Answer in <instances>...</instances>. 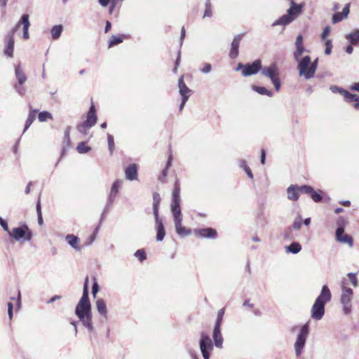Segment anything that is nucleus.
Segmentation results:
<instances>
[{"mask_svg":"<svg viewBox=\"0 0 359 359\" xmlns=\"http://www.w3.org/2000/svg\"><path fill=\"white\" fill-rule=\"evenodd\" d=\"M332 299V294L327 285H323L320 294L316 299L311 308V318L319 320L323 318L325 314V304Z\"/></svg>","mask_w":359,"mask_h":359,"instance_id":"1","label":"nucleus"},{"mask_svg":"<svg viewBox=\"0 0 359 359\" xmlns=\"http://www.w3.org/2000/svg\"><path fill=\"white\" fill-rule=\"evenodd\" d=\"M304 4H296L293 0L290 1V6L287 10V13L280 17L278 20L272 23V27L278 25L286 26L292 22L297 17H299L304 8Z\"/></svg>","mask_w":359,"mask_h":359,"instance_id":"2","label":"nucleus"},{"mask_svg":"<svg viewBox=\"0 0 359 359\" xmlns=\"http://www.w3.org/2000/svg\"><path fill=\"white\" fill-rule=\"evenodd\" d=\"M318 58L315 59L311 62V57L309 55L304 56L299 65L297 68L299 71V75L303 76L305 79L309 80L313 78L315 75L318 67Z\"/></svg>","mask_w":359,"mask_h":359,"instance_id":"3","label":"nucleus"},{"mask_svg":"<svg viewBox=\"0 0 359 359\" xmlns=\"http://www.w3.org/2000/svg\"><path fill=\"white\" fill-rule=\"evenodd\" d=\"M171 212L173 215L177 233L180 236L190 235L191 233V229H187L182 225V215L180 209V203H171Z\"/></svg>","mask_w":359,"mask_h":359,"instance_id":"4","label":"nucleus"},{"mask_svg":"<svg viewBox=\"0 0 359 359\" xmlns=\"http://www.w3.org/2000/svg\"><path fill=\"white\" fill-rule=\"evenodd\" d=\"M8 236L15 241L23 243L26 241H30L32 239L33 234L29 226L25 223H22L19 226L10 231Z\"/></svg>","mask_w":359,"mask_h":359,"instance_id":"5","label":"nucleus"},{"mask_svg":"<svg viewBox=\"0 0 359 359\" xmlns=\"http://www.w3.org/2000/svg\"><path fill=\"white\" fill-rule=\"evenodd\" d=\"M262 74L269 78L276 91H279L280 88V80L279 76V69L276 63H272L268 67L262 69Z\"/></svg>","mask_w":359,"mask_h":359,"instance_id":"6","label":"nucleus"},{"mask_svg":"<svg viewBox=\"0 0 359 359\" xmlns=\"http://www.w3.org/2000/svg\"><path fill=\"white\" fill-rule=\"evenodd\" d=\"M309 334V325L308 323H306L300 327L299 332L294 344V352L297 357L303 353Z\"/></svg>","mask_w":359,"mask_h":359,"instance_id":"7","label":"nucleus"},{"mask_svg":"<svg viewBox=\"0 0 359 359\" xmlns=\"http://www.w3.org/2000/svg\"><path fill=\"white\" fill-rule=\"evenodd\" d=\"M342 292L340 297V303L343 307V312L345 315H348L352 311L351 300L353 296V290L349 287H346L344 285L342 286Z\"/></svg>","mask_w":359,"mask_h":359,"instance_id":"8","label":"nucleus"},{"mask_svg":"<svg viewBox=\"0 0 359 359\" xmlns=\"http://www.w3.org/2000/svg\"><path fill=\"white\" fill-rule=\"evenodd\" d=\"M199 346L204 359L210 358V353L213 349V344L210 337L205 334H201Z\"/></svg>","mask_w":359,"mask_h":359,"instance_id":"9","label":"nucleus"},{"mask_svg":"<svg viewBox=\"0 0 359 359\" xmlns=\"http://www.w3.org/2000/svg\"><path fill=\"white\" fill-rule=\"evenodd\" d=\"M75 313L79 318L91 314V306L89 298L81 297L76 306Z\"/></svg>","mask_w":359,"mask_h":359,"instance_id":"10","label":"nucleus"},{"mask_svg":"<svg viewBox=\"0 0 359 359\" xmlns=\"http://www.w3.org/2000/svg\"><path fill=\"white\" fill-rule=\"evenodd\" d=\"M15 33V29H11L6 35L4 39L5 48L4 50V55L8 57H13L14 50V34Z\"/></svg>","mask_w":359,"mask_h":359,"instance_id":"11","label":"nucleus"},{"mask_svg":"<svg viewBox=\"0 0 359 359\" xmlns=\"http://www.w3.org/2000/svg\"><path fill=\"white\" fill-rule=\"evenodd\" d=\"M15 75L18 81V84H15L14 88L20 95H23L25 93V89L21 86L26 82L27 76L22 71L20 65L15 66Z\"/></svg>","mask_w":359,"mask_h":359,"instance_id":"12","label":"nucleus"},{"mask_svg":"<svg viewBox=\"0 0 359 359\" xmlns=\"http://www.w3.org/2000/svg\"><path fill=\"white\" fill-rule=\"evenodd\" d=\"M262 62L260 60H256L252 63L245 64V68L242 71V74L243 76H249L252 75L256 74L259 71L262 72Z\"/></svg>","mask_w":359,"mask_h":359,"instance_id":"13","label":"nucleus"},{"mask_svg":"<svg viewBox=\"0 0 359 359\" xmlns=\"http://www.w3.org/2000/svg\"><path fill=\"white\" fill-rule=\"evenodd\" d=\"M303 36L302 34H299L297 38L296 41L294 42V46L296 47V50L293 53V57L294 60L297 62V65H299V62H301L302 60V54L306 51L304 46L303 43Z\"/></svg>","mask_w":359,"mask_h":359,"instance_id":"14","label":"nucleus"},{"mask_svg":"<svg viewBox=\"0 0 359 359\" xmlns=\"http://www.w3.org/2000/svg\"><path fill=\"white\" fill-rule=\"evenodd\" d=\"M21 25L23 26V39L27 40L29 38V28L30 26L28 14H23L20 20L12 29H15L16 32Z\"/></svg>","mask_w":359,"mask_h":359,"instance_id":"15","label":"nucleus"},{"mask_svg":"<svg viewBox=\"0 0 359 359\" xmlns=\"http://www.w3.org/2000/svg\"><path fill=\"white\" fill-rule=\"evenodd\" d=\"M336 239L337 241L346 243L350 247L353 245V240L351 236L344 233V229L343 226H338L336 230Z\"/></svg>","mask_w":359,"mask_h":359,"instance_id":"16","label":"nucleus"},{"mask_svg":"<svg viewBox=\"0 0 359 359\" xmlns=\"http://www.w3.org/2000/svg\"><path fill=\"white\" fill-rule=\"evenodd\" d=\"M243 34H238L235 36L233 38L231 44V49L229 51V57L231 59H235L238 55V48L240 42L242 40Z\"/></svg>","mask_w":359,"mask_h":359,"instance_id":"17","label":"nucleus"},{"mask_svg":"<svg viewBox=\"0 0 359 359\" xmlns=\"http://www.w3.org/2000/svg\"><path fill=\"white\" fill-rule=\"evenodd\" d=\"M179 93L182 98L185 97L189 99L192 94V90L189 89L184 82L183 76H180L178 80Z\"/></svg>","mask_w":359,"mask_h":359,"instance_id":"18","label":"nucleus"},{"mask_svg":"<svg viewBox=\"0 0 359 359\" xmlns=\"http://www.w3.org/2000/svg\"><path fill=\"white\" fill-rule=\"evenodd\" d=\"M123 182L120 180H116L114 183L112 184V186L111 187V190L109 194V205L110 204H113L114 199L118 193L119 189L121 188Z\"/></svg>","mask_w":359,"mask_h":359,"instance_id":"19","label":"nucleus"},{"mask_svg":"<svg viewBox=\"0 0 359 359\" xmlns=\"http://www.w3.org/2000/svg\"><path fill=\"white\" fill-rule=\"evenodd\" d=\"M350 4H347L343 8L342 12H337L332 15V22L334 24L341 22L343 19L346 18L350 12Z\"/></svg>","mask_w":359,"mask_h":359,"instance_id":"20","label":"nucleus"},{"mask_svg":"<svg viewBox=\"0 0 359 359\" xmlns=\"http://www.w3.org/2000/svg\"><path fill=\"white\" fill-rule=\"evenodd\" d=\"M196 234L201 238H215L217 236V231L212 228H205L196 230Z\"/></svg>","mask_w":359,"mask_h":359,"instance_id":"21","label":"nucleus"},{"mask_svg":"<svg viewBox=\"0 0 359 359\" xmlns=\"http://www.w3.org/2000/svg\"><path fill=\"white\" fill-rule=\"evenodd\" d=\"M299 186L292 184L287 189V198L290 201H297L299 197Z\"/></svg>","mask_w":359,"mask_h":359,"instance_id":"22","label":"nucleus"},{"mask_svg":"<svg viewBox=\"0 0 359 359\" xmlns=\"http://www.w3.org/2000/svg\"><path fill=\"white\" fill-rule=\"evenodd\" d=\"M65 240L67 242V243L76 251L81 250L82 247L79 244V238L77 236L73 234H67L65 236Z\"/></svg>","mask_w":359,"mask_h":359,"instance_id":"23","label":"nucleus"},{"mask_svg":"<svg viewBox=\"0 0 359 359\" xmlns=\"http://www.w3.org/2000/svg\"><path fill=\"white\" fill-rule=\"evenodd\" d=\"M126 178L128 180H135L137 177V167L135 163L129 165L126 170Z\"/></svg>","mask_w":359,"mask_h":359,"instance_id":"24","label":"nucleus"},{"mask_svg":"<svg viewBox=\"0 0 359 359\" xmlns=\"http://www.w3.org/2000/svg\"><path fill=\"white\" fill-rule=\"evenodd\" d=\"M84 122L87 123L90 128L95 125L97 122V115L95 108L93 104H92L90 107L87 114L86 120Z\"/></svg>","mask_w":359,"mask_h":359,"instance_id":"25","label":"nucleus"},{"mask_svg":"<svg viewBox=\"0 0 359 359\" xmlns=\"http://www.w3.org/2000/svg\"><path fill=\"white\" fill-rule=\"evenodd\" d=\"M212 337L215 346L221 348L223 344V337L222 336L221 328L219 327H214Z\"/></svg>","mask_w":359,"mask_h":359,"instance_id":"26","label":"nucleus"},{"mask_svg":"<svg viewBox=\"0 0 359 359\" xmlns=\"http://www.w3.org/2000/svg\"><path fill=\"white\" fill-rule=\"evenodd\" d=\"M346 39L353 46L359 45V29H354L345 35Z\"/></svg>","mask_w":359,"mask_h":359,"instance_id":"27","label":"nucleus"},{"mask_svg":"<svg viewBox=\"0 0 359 359\" xmlns=\"http://www.w3.org/2000/svg\"><path fill=\"white\" fill-rule=\"evenodd\" d=\"M96 309L98 313L102 316L105 319L107 318V310L105 302L102 299H98L95 304Z\"/></svg>","mask_w":359,"mask_h":359,"instance_id":"28","label":"nucleus"},{"mask_svg":"<svg viewBox=\"0 0 359 359\" xmlns=\"http://www.w3.org/2000/svg\"><path fill=\"white\" fill-rule=\"evenodd\" d=\"M156 224V241L158 242L162 241L164 239V237L165 236V230L163 225V222H159Z\"/></svg>","mask_w":359,"mask_h":359,"instance_id":"29","label":"nucleus"},{"mask_svg":"<svg viewBox=\"0 0 359 359\" xmlns=\"http://www.w3.org/2000/svg\"><path fill=\"white\" fill-rule=\"evenodd\" d=\"M180 188L177 180L175 183L174 189L172 194V203H180Z\"/></svg>","mask_w":359,"mask_h":359,"instance_id":"30","label":"nucleus"},{"mask_svg":"<svg viewBox=\"0 0 359 359\" xmlns=\"http://www.w3.org/2000/svg\"><path fill=\"white\" fill-rule=\"evenodd\" d=\"M172 154L170 153L169 156H168V161H167V163H166V166L165 168L162 170L161 172V175L159 176L158 177V180L161 182H165V178L168 175V168L171 166L172 165Z\"/></svg>","mask_w":359,"mask_h":359,"instance_id":"31","label":"nucleus"},{"mask_svg":"<svg viewBox=\"0 0 359 359\" xmlns=\"http://www.w3.org/2000/svg\"><path fill=\"white\" fill-rule=\"evenodd\" d=\"M302 250V245L297 242H293L290 245L285 247L287 252L292 254H297Z\"/></svg>","mask_w":359,"mask_h":359,"instance_id":"32","label":"nucleus"},{"mask_svg":"<svg viewBox=\"0 0 359 359\" xmlns=\"http://www.w3.org/2000/svg\"><path fill=\"white\" fill-rule=\"evenodd\" d=\"M37 111H38V110H36V109H31L30 110L28 117H27V119L25 123L23 133H25L29 128V126L32 125V123L34 122V121L35 120L36 114Z\"/></svg>","mask_w":359,"mask_h":359,"instance_id":"33","label":"nucleus"},{"mask_svg":"<svg viewBox=\"0 0 359 359\" xmlns=\"http://www.w3.org/2000/svg\"><path fill=\"white\" fill-rule=\"evenodd\" d=\"M82 322L83 325L90 331L93 330V326L92 323V316L91 314L83 316V318H79Z\"/></svg>","mask_w":359,"mask_h":359,"instance_id":"34","label":"nucleus"},{"mask_svg":"<svg viewBox=\"0 0 359 359\" xmlns=\"http://www.w3.org/2000/svg\"><path fill=\"white\" fill-rule=\"evenodd\" d=\"M62 29L63 27L61 25L53 26L50 30L52 39L54 40L57 39L60 36Z\"/></svg>","mask_w":359,"mask_h":359,"instance_id":"35","label":"nucleus"},{"mask_svg":"<svg viewBox=\"0 0 359 359\" xmlns=\"http://www.w3.org/2000/svg\"><path fill=\"white\" fill-rule=\"evenodd\" d=\"M252 89L260 95H267L269 97L273 96V93L271 90H267L265 87L252 86Z\"/></svg>","mask_w":359,"mask_h":359,"instance_id":"36","label":"nucleus"},{"mask_svg":"<svg viewBox=\"0 0 359 359\" xmlns=\"http://www.w3.org/2000/svg\"><path fill=\"white\" fill-rule=\"evenodd\" d=\"M123 36L112 35L110 40L109 41L108 47L111 48L117 44H119L123 42Z\"/></svg>","mask_w":359,"mask_h":359,"instance_id":"37","label":"nucleus"},{"mask_svg":"<svg viewBox=\"0 0 359 359\" xmlns=\"http://www.w3.org/2000/svg\"><path fill=\"white\" fill-rule=\"evenodd\" d=\"M76 149L79 154H86L91 150V147L86 145V142H81L78 144Z\"/></svg>","mask_w":359,"mask_h":359,"instance_id":"38","label":"nucleus"},{"mask_svg":"<svg viewBox=\"0 0 359 359\" xmlns=\"http://www.w3.org/2000/svg\"><path fill=\"white\" fill-rule=\"evenodd\" d=\"M344 97L347 102H359V96L355 94H351L348 90H346Z\"/></svg>","mask_w":359,"mask_h":359,"instance_id":"39","label":"nucleus"},{"mask_svg":"<svg viewBox=\"0 0 359 359\" xmlns=\"http://www.w3.org/2000/svg\"><path fill=\"white\" fill-rule=\"evenodd\" d=\"M38 118L40 122H44L48 119H53V116L50 112L43 111L39 114Z\"/></svg>","mask_w":359,"mask_h":359,"instance_id":"40","label":"nucleus"},{"mask_svg":"<svg viewBox=\"0 0 359 359\" xmlns=\"http://www.w3.org/2000/svg\"><path fill=\"white\" fill-rule=\"evenodd\" d=\"M212 16V7L211 3L205 4V11L203 18H211Z\"/></svg>","mask_w":359,"mask_h":359,"instance_id":"41","label":"nucleus"},{"mask_svg":"<svg viewBox=\"0 0 359 359\" xmlns=\"http://www.w3.org/2000/svg\"><path fill=\"white\" fill-rule=\"evenodd\" d=\"M224 315V309L222 308V309H219L218 313H217V320H216V322H215V327H221V325H222V320H223Z\"/></svg>","mask_w":359,"mask_h":359,"instance_id":"42","label":"nucleus"},{"mask_svg":"<svg viewBox=\"0 0 359 359\" xmlns=\"http://www.w3.org/2000/svg\"><path fill=\"white\" fill-rule=\"evenodd\" d=\"M302 225V217L300 215H299L293 222L292 226L290 227L292 229L299 230Z\"/></svg>","mask_w":359,"mask_h":359,"instance_id":"43","label":"nucleus"},{"mask_svg":"<svg viewBox=\"0 0 359 359\" xmlns=\"http://www.w3.org/2000/svg\"><path fill=\"white\" fill-rule=\"evenodd\" d=\"M90 128V127L84 121L79 123L76 127L77 130L83 135H86L88 130Z\"/></svg>","mask_w":359,"mask_h":359,"instance_id":"44","label":"nucleus"},{"mask_svg":"<svg viewBox=\"0 0 359 359\" xmlns=\"http://www.w3.org/2000/svg\"><path fill=\"white\" fill-rule=\"evenodd\" d=\"M330 90L333 93H339V94L342 95L343 96L344 95L345 93L346 92V90H345L341 87H339L337 86H334V85L330 86Z\"/></svg>","mask_w":359,"mask_h":359,"instance_id":"45","label":"nucleus"},{"mask_svg":"<svg viewBox=\"0 0 359 359\" xmlns=\"http://www.w3.org/2000/svg\"><path fill=\"white\" fill-rule=\"evenodd\" d=\"M299 189L300 193H304V194L311 195L313 190V188L309 185H302V186H299Z\"/></svg>","mask_w":359,"mask_h":359,"instance_id":"46","label":"nucleus"},{"mask_svg":"<svg viewBox=\"0 0 359 359\" xmlns=\"http://www.w3.org/2000/svg\"><path fill=\"white\" fill-rule=\"evenodd\" d=\"M107 142L109 152L112 154L114 149V142L113 136L109 133L107 134Z\"/></svg>","mask_w":359,"mask_h":359,"instance_id":"47","label":"nucleus"},{"mask_svg":"<svg viewBox=\"0 0 359 359\" xmlns=\"http://www.w3.org/2000/svg\"><path fill=\"white\" fill-rule=\"evenodd\" d=\"M135 256L138 258V259L140 261V262H143L144 260L146 259L147 258V255H146V253L144 252V250H137L135 253Z\"/></svg>","mask_w":359,"mask_h":359,"instance_id":"48","label":"nucleus"},{"mask_svg":"<svg viewBox=\"0 0 359 359\" xmlns=\"http://www.w3.org/2000/svg\"><path fill=\"white\" fill-rule=\"evenodd\" d=\"M310 196L311 197V198L313 199V201L316 202V203H319L322 201L323 199V197L321 196V194L318 192H316L314 189L313 190L311 194L310 195Z\"/></svg>","mask_w":359,"mask_h":359,"instance_id":"49","label":"nucleus"},{"mask_svg":"<svg viewBox=\"0 0 359 359\" xmlns=\"http://www.w3.org/2000/svg\"><path fill=\"white\" fill-rule=\"evenodd\" d=\"M161 202L160 195L155 192L153 194V207H159Z\"/></svg>","mask_w":359,"mask_h":359,"instance_id":"50","label":"nucleus"},{"mask_svg":"<svg viewBox=\"0 0 359 359\" xmlns=\"http://www.w3.org/2000/svg\"><path fill=\"white\" fill-rule=\"evenodd\" d=\"M325 53L328 55L331 53L332 48V40L327 39L325 41Z\"/></svg>","mask_w":359,"mask_h":359,"instance_id":"51","label":"nucleus"},{"mask_svg":"<svg viewBox=\"0 0 359 359\" xmlns=\"http://www.w3.org/2000/svg\"><path fill=\"white\" fill-rule=\"evenodd\" d=\"M159 207H153V214L155 218V224L162 222V219L159 217L158 215Z\"/></svg>","mask_w":359,"mask_h":359,"instance_id":"52","label":"nucleus"},{"mask_svg":"<svg viewBox=\"0 0 359 359\" xmlns=\"http://www.w3.org/2000/svg\"><path fill=\"white\" fill-rule=\"evenodd\" d=\"M88 284V277H86V280H85L84 285H83V294H82L81 297L89 298Z\"/></svg>","mask_w":359,"mask_h":359,"instance_id":"53","label":"nucleus"},{"mask_svg":"<svg viewBox=\"0 0 359 359\" xmlns=\"http://www.w3.org/2000/svg\"><path fill=\"white\" fill-rule=\"evenodd\" d=\"M0 225L3 228V229L7 232V233H10V229H9V227H8V225L6 222V221H5L1 216H0Z\"/></svg>","mask_w":359,"mask_h":359,"instance_id":"54","label":"nucleus"},{"mask_svg":"<svg viewBox=\"0 0 359 359\" xmlns=\"http://www.w3.org/2000/svg\"><path fill=\"white\" fill-rule=\"evenodd\" d=\"M348 277L349 278V280L351 283L354 285L356 286L358 285V279L356 278V276L353 273H348Z\"/></svg>","mask_w":359,"mask_h":359,"instance_id":"55","label":"nucleus"},{"mask_svg":"<svg viewBox=\"0 0 359 359\" xmlns=\"http://www.w3.org/2000/svg\"><path fill=\"white\" fill-rule=\"evenodd\" d=\"M212 70V66L209 63H205L203 67L201 69V72L203 74H208Z\"/></svg>","mask_w":359,"mask_h":359,"instance_id":"56","label":"nucleus"},{"mask_svg":"<svg viewBox=\"0 0 359 359\" xmlns=\"http://www.w3.org/2000/svg\"><path fill=\"white\" fill-rule=\"evenodd\" d=\"M64 144L65 146L63 147V149H62V154H64L66 151V147H70V144H71V140H70V137H64Z\"/></svg>","mask_w":359,"mask_h":359,"instance_id":"57","label":"nucleus"},{"mask_svg":"<svg viewBox=\"0 0 359 359\" xmlns=\"http://www.w3.org/2000/svg\"><path fill=\"white\" fill-rule=\"evenodd\" d=\"M111 205H112V204H110L109 205V199H108L107 202V204H106V205H105V207H104V208L103 210V212L102 213L101 220H102L104 219V215H107L109 212V209H110Z\"/></svg>","mask_w":359,"mask_h":359,"instance_id":"58","label":"nucleus"},{"mask_svg":"<svg viewBox=\"0 0 359 359\" xmlns=\"http://www.w3.org/2000/svg\"><path fill=\"white\" fill-rule=\"evenodd\" d=\"M330 32V27L329 26H327L324 28L323 33L321 34L322 39H325L327 35L329 34Z\"/></svg>","mask_w":359,"mask_h":359,"instance_id":"59","label":"nucleus"},{"mask_svg":"<svg viewBox=\"0 0 359 359\" xmlns=\"http://www.w3.org/2000/svg\"><path fill=\"white\" fill-rule=\"evenodd\" d=\"M291 231H292L291 228H289L287 231H285L283 233V238L287 239V240H291L292 238V237L290 235Z\"/></svg>","mask_w":359,"mask_h":359,"instance_id":"60","label":"nucleus"},{"mask_svg":"<svg viewBox=\"0 0 359 359\" xmlns=\"http://www.w3.org/2000/svg\"><path fill=\"white\" fill-rule=\"evenodd\" d=\"M13 304L11 302L8 303V315L10 320L13 318Z\"/></svg>","mask_w":359,"mask_h":359,"instance_id":"61","label":"nucleus"},{"mask_svg":"<svg viewBox=\"0 0 359 359\" xmlns=\"http://www.w3.org/2000/svg\"><path fill=\"white\" fill-rule=\"evenodd\" d=\"M239 166L240 168H243L244 171L249 168L247 165V162L243 159L239 161Z\"/></svg>","mask_w":359,"mask_h":359,"instance_id":"62","label":"nucleus"},{"mask_svg":"<svg viewBox=\"0 0 359 359\" xmlns=\"http://www.w3.org/2000/svg\"><path fill=\"white\" fill-rule=\"evenodd\" d=\"M266 160V153L264 149L261 150V158H260V162L262 165L265 163Z\"/></svg>","mask_w":359,"mask_h":359,"instance_id":"63","label":"nucleus"},{"mask_svg":"<svg viewBox=\"0 0 359 359\" xmlns=\"http://www.w3.org/2000/svg\"><path fill=\"white\" fill-rule=\"evenodd\" d=\"M350 89L353 91L359 92V82L353 83L350 86Z\"/></svg>","mask_w":359,"mask_h":359,"instance_id":"64","label":"nucleus"}]
</instances>
